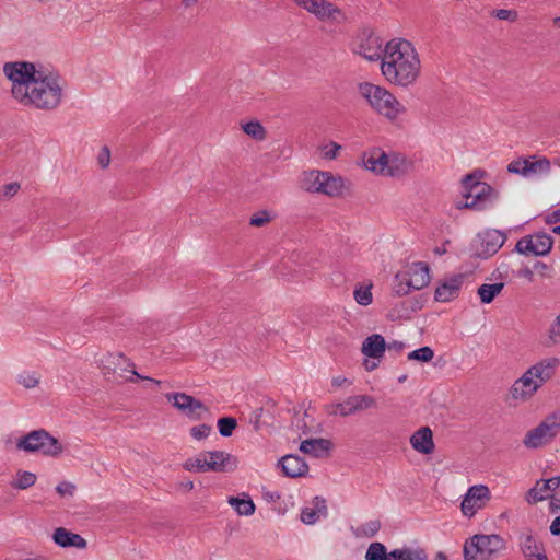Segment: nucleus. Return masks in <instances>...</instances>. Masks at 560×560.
<instances>
[{
	"instance_id": "f257e3e1",
	"label": "nucleus",
	"mask_w": 560,
	"mask_h": 560,
	"mask_svg": "<svg viewBox=\"0 0 560 560\" xmlns=\"http://www.w3.org/2000/svg\"><path fill=\"white\" fill-rule=\"evenodd\" d=\"M2 72L10 84L11 97L19 105L42 110L58 106L62 88L55 74L27 61L5 62Z\"/></svg>"
},
{
	"instance_id": "f03ea898",
	"label": "nucleus",
	"mask_w": 560,
	"mask_h": 560,
	"mask_svg": "<svg viewBox=\"0 0 560 560\" xmlns=\"http://www.w3.org/2000/svg\"><path fill=\"white\" fill-rule=\"evenodd\" d=\"M380 70L388 84L410 86L421 72L420 55L411 42L393 38L384 45Z\"/></svg>"
},
{
	"instance_id": "7ed1b4c3",
	"label": "nucleus",
	"mask_w": 560,
	"mask_h": 560,
	"mask_svg": "<svg viewBox=\"0 0 560 560\" xmlns=\"http://www.w3.org/2000/svg\"><path fill=\"white\" fill-rule=\"evenodd\" d=\"M558 366L557 358H546L530 365L510 385L505 400L514 406L532 401L553 377Z\"/></svg>"
},
{
	"instance_id": "20e7f679",
	"label": "nucleus",
	"mask_w": 560,
	"mask_h": 560,
	"mask_svg": "<svg viewBox=\"0 0 560 560\" xmlns=\"http://www.w3.org/2000/svg\"><path fill=\"white\" fill-rule=\"evenodd\" d=\"M357 165L373 176L396 178L406 175L412 168V161L400 152L372 147L360 154Z\"/></svg>"
},
{
	"instance_id": "39448f33",
	"label": "nucleus",
	"mask_w": 560,
	"mask_h": 560,
	"mask_svg": "<svg viewBox=\"0 0 560 560\" xmlns=\"http://www.w3.org/2000/svg\"><path fill=\"white\" fill-rule=\"evenodd\" d=\"M357 92L372 110L389 121H396L405 113V107L398 98L380 84L366 80L360 81L357 84Z\"/></svg>"
},
{
	"instance_id": "423d86ee",
	"label": "nucleus",
	"mask_w": 560,
	"mask_h": 560,
	"mask_svg": "<svg viewBox=\"0 0 560 560\" xmlns=\"http://www.w3.org/2000/svg\"><path fill=\"white\" fill-rule=\"evenodd\" d=\"M94 363L97 371L105 380H113L118 376L124 378L127 383H133L136 377L152 381L158 385L161 383L160 381L141 376L136 371L135 362L119 349L109 348L100 351L95 354Z\"/></svg>"
},
{
	"instance_id": "0eeeda50",
	"label": "nucleus",
	"mask_w": 560,
	"mask_h": 560,
	"mask_svg": "<svg viewBox=\"0 0 560 560\" xmlns=\"http://www.w3.org/2000/svg\"><path fill=\"white\" fill-rule=\"evenodd\" d=\"M300 184L305 191L322 194L330 198H342L351 190L350 184L342 176L322 170L303 172Z\"/></svg>"
},
{
	"instance_id": "6e6552de",
	"label": "nucleus",
	"mask_w": 560,
	"mask_h": 560,
	"mask_svg": "<svg viewBox=\"0 0 560 560\" xmlns=\"http://www.w3.org/2000/svg\"><path fill=\"white\" fill-rule=\"evenodd\" d=\"M486 173L475 170L464 175L459 182L460 199L457 202L458 209L477 210L480 206L498 197V192L483 178Z\"/></svg>"
},
{
	"instance_id": "1a4fd4ad",
	"label": "nucleus",
	"mask_w": 560,
	"mask_h": 560,
	"mask_svg": "<svg viewBox=\"0 0 560 560\" xmlns=\"http://www.w3.org/2000/svg\"><path fill=\"white\" fill-rule=\"evenodd\" d=\"M183 468L190 474H222L235 470L237 459L226 451L211 450L188 456L183 463Z\"/></svg>"
},
{
	"instance_id": "9d476101",
	"label": "nucleus",
	"mask_w": 560,
	"mask_h": 560,
	"mask_svg": "<svg viewBox=\"0 0 560 560\" xmlns=\"http://www.w3.org/2000/svg\"><path fill=\"white\" fill-rule=\"evenodd\" d=\"M291 2L298 10L324 24L340 26L349 21L345 8L331 0H291Z\"/></svg>"
},
{
	"instance_id": "9b49d317",
	"label": "nucleus",
	"mask_w": 560,
	"mask_h": 560,
	"mask_svg": "<svg viewBox=\"0 0 560 560\" xmlns=\"http://www.w3.org/2000/svg\"><path fill=\"white\" fill-rule=\"evenodd\" d=\"M506 544L499 534H475L463 545L464 560H492L505 551Z\"/></svg>"
},
{
	"instance_id": "f8f14e48",
	"label": "nucleus",
	"mask_w": 560,
	"mask_h": 560,
	"mask_svg": "<svg viewBox=\"0 0 560 560\" xmlns=\"http://www.w3.org/2000/svg\"><path fill=\"white\" fill-rule=\"evenodd\" d=\"M560 432V415L548 416L537 427L530 429L523 438V445L528 450H537L551 440Z\"/></svg>"
},
{
	"instance_id": "ddd939ff",
	"label": "nucleus",
	"mask_w": 560,
	"mask_h": 560,
	"mask_svg": "<svg viewBox=\"0 0 560 560\" xmlns=\"http://www.w3.org/2000/svg\"><path fill=\"white\" fill-rule=\"evenodd\" d=\"M398 293L408 294L411 289L421 290L430 282L429 266L424 262L408 264L397 273Z\"/></svg>"
},
{
	"instance_id": "4468645a",
	"label": "nucleus",
	"mask_w": 560,
	"mask_h": 560,
	"mask_svg": "<svg viewBox=\"0 0 560 560\" xmlns=\"http://www.w3.org/2000/svg\"><path fill=\"white\" fill-rule=\"evenodd\" d=\"M16 447L24 452L42 451L46 455L56 456L62 452L57 439L45 431H34L16 441Z\"/></svg>"
},
{
	"instance_id": "2eb2a0df",
	"label": "nucleus",
	"mask_w": 560,
	"mask_h": 560,
	"mask_svg": "<svg viewBox=\"0 0 560 560\" xmlns=\"http://www.w3.org/2000/svg\"><path fill=\"white\" fill-rule=\"evenodd\" d=\"M366 560H428L427 553L419 548L404 547L387 552L386 548L380 542H373L369 546Z\"/></svg>"
},
{
	"instance_id": "dca6fc26",
	"label": "nucleus",
	"mask_w": 560,
	"mask_h": 560,
	"mask_svg": "<svg viewBox=\"0 0 560 560\" xmlns=\"http://www.w3.org/2000/svg\"><path fill=\"white\" fill-rule=\"evenodd\" d=\"M386 348V340L380 334H371L363 339L360 351L364 357L362 365L366 372H372L378 368Z\"/></svg>"
},
{
	"instance_id": "f3484780",
	"label": "nucleus",
	"mask_w": 560,
	"mask_h": 560,
	"mask_svg": "<svg viewBox=\"0 0 560 560\" xmlns=\"http://www.w3.org/2000/svg\"><path fill=\"white\" fill-rule=\"evenodd\" d=\"M491 498V491L488 486L475 485L470 487L460 502L462 515L467 518L475 517L480 510L487 506Z\"/></svg>"
},
{
	"instance_id": "a211bd4d",
	"label": "nucleus",
	"mask_w": 560,
	"mask_h": 560,
	"mask_svg": "<svg viewBox=\"0 0 560 560\" xmlns=\"http://www.w3.org/2000/svg\"><path fill=\"white\" fill-rule=\"evenodd\" d=\"M560 487V477L549 479H539L527 491L526 501L529 504H537L550 499V508L552 511L560 510V498L555 497L553 492Z\"/></svg>"
},
{
	"instance_id": "6ab92c4d",
	"label": "nucleus",
	"mask_w": 560,
	"mask_h": 560,
	"mask_svg": "<svg viewBox=\"0 0 560 560\" xmlns=\"http://www.w3.org/2000/svg\"><path fill=\"white\" fill-rule=\"evenodd\" d=\"M552 247V240L545 234H536L521 238L516 244V252L524 256H545Z\"/></svg>"
},
{
	"instance_id": "aec40b11",
	"label": "nucleus",
	"mask_w": 560,
	"mask_h": 560,
	"mask_svg": "<svg viewBox=\"0 0 560 560\" xmlns=\"http://www.w3.org/2000/svg\"><path fill=\"white\" fill-rule=\"evenodd\" d=\"M166 399L180 412L194 419L200 418L208 411L201 401L185 393L168 394Z\"/></svg>"
},
{
	"instance_id": "412c9836",
	"label": "nucleus",
	"mask_w": 560,
	"mask_h": 560,
	"mask_svg": "<svg viewBox=\"0 0 560 560\" xmlns=\"http://www.w3.org/2000/svg\"><path fill=\"white\" fill-rule=\"evenodd\" d=\"M376 405L373 397L368 395H359L347 398L346 400L331 405L329 412L335 416L347 417L357 411L371 409Z\"/></svg>"
},
{
	"instance_id": "4be33fe9",
	"label": "nucleus",
	"mask_w": 560,
	"mask_h": 560,
	"mask_svg": "<svg viewBox=\"0 0 560 560\" xmlns=\"http://www.w3.org/2000/svg\"><path fill=\"white\" fill-rule=\"evenodd\" d=\"M518 546L526 560H548L544 544L538 536L532 532L521 534Z\"/></svg>"
},
{
	"instance_id": "5701e85b",
	"label": "nucleus",
	"mask_w": 560,
	"mask_h": 560,
	"mask_svg": "<svg viewBox=\"0 0 560 560\" xmlns=\"http://www.w3.org/2000/svg\"><path fill=\"white\" fill-rule=\"evenodd\" d=\"M409 443L417 453L422 455H431L435 448L432 430L428 427L416 430L410 435Z\"/></svg>"
},
{
	"instance_id": "b1692460",
	"label": "nucleus",
	"mask_w": 560,
	"mask_h": 560,
	"mask_svg": "<svg viewBox=\"0 0 560 560\" xmlns=\"http://www.w3.org/2000/svg\"><path fill=\"white\" fill-rule=\"evenodd\" d=\"M328 505L324 499L315 498L312 504L304 506L300 513V521L306 526L315 525L322 516H327Z\"/></svg>"
},
{
	"instance_id": "393cba45",
	"label": "nucleus",
	"mask_w": 560,
	"mask_h": 560,
	"mask_svg": "<svg viewBox=\"0 0 560 560\" xmlns=\"http://www.w3.org/2000/svg\"><path fill=\"white\" fill-rule=\"evenodd\" d=\"M282 472L290 478H302L308 472V465L302 458L294 455H285L278 462Z\"/></svg>"
},
{
	"instance_id": "a878e982",
	"label": "nucleus",
	"mask_w": 560,
	"mask_h": 560,
	"mask_svg": "<svg viewBox=\"0 0 560 560\" xmlns=\"http://www.w3.org/2000/svg\"><path fill=\"white\" fill-rule=\"evenodd\" d=\"M52 540L56 545L62 548L72 547L77 549H84L88 545L85 538L65 527H58L54 530Z\"/></svg>"
},
{
	"instance_id": "bb28decb",
	"label": "nucleus",
	"mask_w": 560,
	"mask_h": 560,
	"mask_svg": "<svg viewBox=\"0 0 560 560\" xmlns=\"http://www.w3.org/2000/svg\"><path fill=\"white\" fill-rule=\"evenodd\" d=\"M383 45L380 37L370 35L359 45L358 54L368 61L382 60Z\"/></svg>"
},
{
	"instance_id": "cd10ccee",
	"label": "nucleus",
	"mask_w": 560,
	"mask_h": 560,
	"mask_svg": "<svg viewBox=\"0 0 560 560\" xmlns=\"http://www.w3.org/2000/svg\"><path fill=\"white\" fill-rule=\"evenodd\" d=\"M331 447V443L325 439L305 440L300 445V451L304 454L319 457L326 454Z\"/></svg>"
},
{
	"instance_id": "c85d7f7f",
	"label": "nucleus",
	"mask_w": 560,
	"mask_h": 560,
	"mask_svg": "<svg viewBox=\"0 0 560 560\" xmlns=\"http://www.w3.org/2000/svg\"><path fill=\"white\" fill-rule=\"evenodd\" d=\"M549 166V162L547 160H537V161H529V160H515L511 162L508 166V170L510 173L514 174H522L525 175L532 170H544Z\"/></svg>"
},
{
	"instance_id": "c756f323",
	"label": "nucleus",
	"mask_w": 560,
	"mask_h": 560,
	"mask_svg": "<svg viewBox=\"0 0 560 560\" xmlns=\"http://www.w3.org/2000/svg\"><path fill=\"white\" fill-rule=\"evenodd\" d=\"M240 127L246 136L257 142H261L267 138V130L259 120L246 119L241 121Z\"/></svg>"
},
{
	"instance_id": "7c9ffc66",
	"label": "nucleus",
	"mask_w": 560,
	"mask_h": 560,
	"mask_svg": "<svg viewBox=\"0 0 560 560\" xmlns=\"http://www.w3.org/2000/svg\"><path fill=\"white\" fill-rule=\"evenodd\" d=\"M460 288V281L458 279H452L441 283L434 293L435 300L439 302H448L457 296Z\"/></svg>"
},
{
	"instance_id": "2f4dec72",
	"label": "nucleus",
	"mask_w": 560,
	"mask_h": 560,
	"mask_svg": "<svg viewBox=\"0 0 560 560\" xmlns=\"http://www.w3.org/2000/svg\"><path fill=\"white\" fill-rule=\"evenodd\" d=\"M38 481L37 474L31 470L19 469L11 482V486L18 490H27L34 487Z\"/></svg>"
},
{
	"instance_id": "473e14b6",
	"label": "nucleus",
	"mask_w": 560,
	"mask_h": 560,
	"mask_svg": "<svg viewBox=\"0 0 560 560\" xmlns=\"http://www.w3.org/2000/svg\"><path fill=\"white\" fill-rule=\"evenodd\" d=\"M522 273L528 280H533L534 276H537L540 279H550L553 275V269L546 262L536 261L532 269H524Z\"/></svg>"
},
{
	"instance_id": "72a5a7b5",
	"label": "nucleus",
	"mask_w": 560,
	"mask_h": 560,
	"mask_svg": "<svg viewBox=\"0 0 560 560\" xmlns=\"http://www.w3.org/2000/svg\"><path fill=\"white\" fill-rule=\"evenodd\" d=\"M229 504L234 508L241 516H249L255 512V503L250 499L246 498H230Z\"/></svg>"
},
{
	"instance_id": "f704fd0d",
	"label": "nucleus",
	"mask_w": 560,
	"mask_h": 560,
	"mask_svg": "<svg viewBox=\"0 0 560 560\" xmlns=\"http://www.w3.org/2000/svg\"><path fill=\"white\" fill-rule=\"evenodd\" d=\"M503 289V283L482 284L478 289V295L483 303H490Z\"/></svg>"
},
{
	"instance_id": "c9c22d12",
	"label": "nucleus",
	"mask_w": 560,
	"mask_h": 560,
	"mask_svg": "<svg viewBox=\"0 0 560 560\" xmlns=\"http://www.w3.org/2000/svg\"><path fill=\"white\" fill-rule=\"evenodd\" d=\"M317 151L323 160L332 161L341 151V145L332 141H327L319 144Z\"/></svg>"
},
{
	"instance_id": "e433bc0d",
	"label": "nucleus",
	"mask_w": 560,
	"mask_h": 560,
	"mask_svg": "<svg viewBox=\"0 0 560 560\" xmlns=\"http://www.w3.org/2000/svg\"><path fill=\"white\" fill-rule=\"evenodd\" d=\"M353 296L355 302L359 305L368 306L373 301L372 295V284H360L355 288L353 292Z\"/></svg>"
},
{
	"instance_id": "4c0bfd02",
	"label": "nucleus",
	"mask_w": 560,
	"mask_h": 560,
	"mask_svg": "<svg viewBox=\"0 0 560 560\" xmlns=\"http://www.w3.org/2000/svg\"><path fill=\"white\" fill-rule=\"evenodd\" d=\"M212 433V428L206 423H198L189 429V436L195 442H202L207 440Z\"/></svg>"
},
{
	"instance_id": "58836bf2",
	"label": "nucleus",
	"mask_w": 560,
	"mask_h": 560,
	"mask_svg": "<svg viewBox=\"0 0 560 560\" xmlns=\"http://www.w3.org/2000/svg\"><path fill=\"white\" fill-rule=\"evenodd\" d=\"M55 491L60 499H71L77 493V485L72 480L63 479L57 483Z\"/></svg>"
},
{
	"instance_id": "ea45409f",
	"label": "nucleus",
	"mask_w": 560,
	"mask_h": 560,
	"mask_svg": "<svg viewBox=\"0 0 560 560\" xmlns=\"http://www.w3.org/2000/svg\"><path fill=\"white\" fill-rule=\"evenodd\" d=\"M40 381L42 375L37 371H25L19 376V383L28 389L37 387Z\"/></svg>"
},
{
	"instance_id": "a19ab883",
	"label": "nucleus",
	"mask_w": 560,
	"mask_h": 560,
	"mask_svg": "<svg viewBox=\"0 0 560 560\" xmlns=\"http://www.w3.org/2000/svg\"><path fill=\"white\" fill-rule=\"evenodd\" d=\"M272 214L268 210H259L253 213L249 218V225L252 228H264L271 223Z\"/></svg>"
},
{
	"instance_id": "79ce46f5",
	"label": "nucleus",
	"mask_w": 560,
	"mask_h": 560,
	"mask_svg": "<svg viewBox=\"0 0 560 560\" xmlns=\"http://www.w3.org/2000/svg\"><path fill=\"white\" fill-rule=\"evenodd\" d=\"M434 357V352L430 347H422L408 353L407 359L409 361H418L421 363L430 362Z\"/></svg>"
},
{
	"instance_id": "37998d69",
	"label": "nucleus",
	"mask_w": 560,
	"mask_h": 560,
	"mask_svg": "<svg viewBox=\"0 0 560 560\" xmlns=\"http://www.w3.org/2000/svg\"><path fill=\"white\" fill-rule=\"evenodd\" d=\"M21 184L19 182H9L2 185L0 196L4 200H10L19 194Z\"/></svg>"
},
{
	"instance_id": "c03bdc74",
	"label": "nucleus",
	"mask_w": 560,
	"mask_h": 560,
	"mask_svg": "<svg viewBox=\"0 0 560 560\" xmlns=\"http://www.w3.org/2000/svg\"><path fill=\"white\" fill-rule=\"evenodd\" d=\"M236 420L231 417H224L219 419L218 421L219 432L223 436H230L234 429L236 428Z\"/></svg>"
},
{
	"instance_id": "a18cd8bd",
	"label": "nucleus",
	"mask_w": 560,
	"mask_h": 560,
	"mask_svg": "<svg viewBox=\"0 0 560 560\" xmlns=\"http://www.w3.org/2000/svg\"><path fill=\"white\" fill-rule=\"evenodd\" d=\"M548 339L552 345L560 342V314L556 317L548 332Z\"/></svg>"
},
{
	"instance_id": "49530a36",
	"label": "nucleus",
	"mask_w": 560,
	"mask_h": 560,
	"mask_svg": "<svg viewBox=\"0 0 560 560\" xmlns=\"http://www.w3.org/2000/svg\"><path fill=\"white\" fill-rule=\"evenodd\" d=\"M487 236L491 237V244L487 252L494 253L503 244V238L498 231L488 232Z\"/></svg>"
},
{
	"instance_id": "de8ad7c7",
	"label": "nucleus",
	"mask_w": 560,
	"mask_h": 560,
	"mask_svg": "<svg viewBox=\"0 0 560 560\" xmlns=\"http://www.w3.org/2000/svg\"><path fill=\"white\" fill-rule=\"evenodd\" d=\"M497 16L501 20H515L516 13L509 10H500L497 14Z\"/></svg>"
},
{
	"instance_id": "09e8293b",
	"label": "nucleus",
	"mask_w": 560,
	"mask_h": 560,
	"mask_svg": "<svg viewBox=\"0 0 560 560\" xmlns=\"http://www.w3.org/2000/svg\"><path fill=\"white\" fill-rule=\"evenodd\" d=\"M550 532L552 535H560V517H556L551 525H550Z\"/></svg>"
},
{
	"instance_id": "8fccbe9b",
	"label": "nucleus",
	"mask_w": 560,
	"mask_h": 560,
	"mask_svg": "<svg viewBox=\"0 0 560 560\" xmlns=\"http://www.w3.org/2000/svg\"><path fill=\"white\" fill-rule=\"evenodd\" d=\"M101 163L106 166L109 163V151L107 149L103 150V158L101 159Z\"/></svg>"
},
{
	"instance_id": "3c124183",
	"label": "nucleus",
	"mask_w": 560,
	"mask_h": 560,
	"mask_svg": "<svg viewBox=\"0 0 560 560\" xmlns=\"http://www.w3.org/2000/svg\"><path fill=\"white\" fill-rule=\"evenodd\" d=\"M198 0H183L182 3L185 8H190L197 3Z\"/></svg>"
},
{
	"instance_id": "603ef678",
	"label": "nucleus",
	"mask_w": 560,
	"mask_h": 560,
	"mask_svg": "<svg viewBox=\"0 0 560 560\" xmlns=\"http://www.w3.org/2000/svg\"><path fill=\"white\" fill-rule=\"evenodd\" d=\"M434 560H447L446 556L443 552H439Z\"/></svg>"
},
{
	"instance_id": "864d4df0",
	"label": "nucleus",
	"mask_w": 560,
	"mask_h": 560,
	"mask_svg": "<svg viewBox=\"0 0 560 560\" xmlns=\"http://www.w3.org/2000/svg\"><path fill=\"white\" fill-rule=\"evenodd\" d=\"M555 23L560 27V16L555 20Z\"/></svg>"
},
{
	"instance_id": "5fc2aeb1",
	"label": "nucleus",
	"mask_w": 560,
	"mask_h": 560,
	"mask_svg": "<svg viewBox=\"0 0 560 560\" xmlns=\"http://www.w3.org/2000/svg\"><path fill=\"white\" fill-rule=\"evenodd\" d=\"M555 232L558 233L560 235V226L556 228L555 229Z\"/></svg>"
},
{
	"instance_id": "6e6d98bb",
	"label": "nucleus",
	"mask_w": 560,
	"mask_h": 560,
	"mask_svg": "<svg viewBox=\"0 0 560 560\" xmlns=\"http://www.w3.org/2000/svg\"><path fill=\"white\" fill-rule=\"evenodd\" d=\"M26 560H43V559H40V558H28Z\"/></svg>"
}]
</instances>
